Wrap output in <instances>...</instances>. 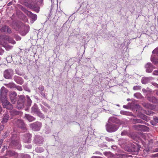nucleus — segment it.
Returning <instances> with one entry per match:
<instances>
[{
	"mask_svg": "<svg viewBox=\"0 0 158 158\" xmlns=\"http://www.w3.org/2000/svg\"><path fill=\"white\" fill-rule=\"evenodd\" d=\"M28 32V30H27V31H26V32L25 33H24L23 34L22 33V35H25Z\"/></svg>",
	"mask_w": 158,
	"mask_h": 158,
	"instance_id": "nucleus-53",
	"label": "nucleus"
},
{
	"mask_svg": "<svg viewBox=\"0 0 158 158\" xmlns=\"http://www.w3.org/2000/svg\"><path fill=\"white\" fill-rule=\"evenodd\" d=\"M130 100H131V99H130V98H128L127 99V101H130Z\"/></svg>",
	"mask_w": 158,
	"mask_h": 158,
	"instance_id": "nucleus-56",
	"label": "nucleus"
},
{
	"mask_svg": "<svg viewBox=\"0 0 158 158\" xmlns=\"http://www.w3.org/2000/svg\"><path fill=\"white\" fill-rule=\"evenodd\" d=\"M153 110V109H146L145 111V113L148 115H152L154 113L151 110Z\"/></svg>",
	"mask_w": 158,
	"mask_h": 158,
	"instance_id": "nucleus-21",
	"label": "nucleus"
},
{
	"mask_svg": "<svg viewBox=\"0 0 158 158\" xmlns=\"http://www.w3.org/2000/svg\"><path fill=\"white\" fill-rule=\"evenodd\" d=\"M31 135L29 133H27L24 135L23 140L24 143H30Z\"/></svg>",
	"mask_w": 158,
	"mask_h": 158,
	"instance_id": "nucleus-6",
	"label": "nucleus"
},
{
	"mask_svg": "<svg viewBox=\"0 0 158 158\" xmlns=\"http://www.w3.org/2000/svg\"><path fill=\"white\" fill-rule=\"evenodd\" d=\"M14 79L18 84L22 85L23 83V79L19 77L15 76L14 77Z\"/></svg>",
	"mask_w": 158,
	"mask_h": 158,
	"instance_id": "nucleus-13",
	"label": "nucleus"
},
{
	"mask_svg": "<svg viewBox=\"0 0 158 158\" xmlns=\"http://www.w3.org/2000/svg\"><path fill=\"white\" fill-rule=\"evenodd\" d=\"M21 157L22 158H31L30 156L27 154H22Z\"/></svg>",
	"mask_w": 158,
	"mask_h": 158,
	"instance_id": "nucleus-27",
	"label": "nucleus"
},
{
	"mask_svg": "<svg viewBox=\"0 0 158 158\" xmlns=\"http://www.w3.org/2000/svg\"><path fill=\"white\" fill-rule=\"evenodd\" d=\"M141 89V86H134L133 87V89L134 90H139V89Z\"/></svg>",
	"mask_w": 158,
	"mask_h": 158,
	"instance_id": "nucleus-30",
	"label": "nucleus"
},
{
	"mask_svg": "<svg viewBox=\"0 0 158 158\" xmlns=\"http://www.w3.org/2000/svg\"><path fill=\"white\" fill-rule=\"evenodd\" d=\"M6 155L9 157L14 156L15 157H17L18 155L17 153L12 151H7L6 152Z\"/></svg>",
	"mask_w": 158,
	"mask_h": 158,
	"instance_id": "nucleus-12",
	"label": "nucleus"
},
{
	"mask_svg": "<svg viewBox=\"0 0 158 158\" xmlns=\"http://www.w3.org/2000/svg\"><path fill=\"white\" fill-rule=\"evenodd\" d=\"M154 120L156 123H158V117H155L153 118Z\"/></svg>",
	"mask_w": 158,
	"mask_h": 158,
	"instance_id": "nucleus-40",
	"label": "nucleus"
},
{
	"mask_svg": "<svg viewBox=\"0 0 158 158\" xmlns=\"http://www.w3.org/2000/svg\"><path fill=\"white\" fill-rule=\"evenodd\" d=\"M34 142L37 144L39 143V141L38 140V138H37V137H35L34 139Z\"/></svg>",
	"mask_w": 158,
	"mask_h": 158,
	"instance_id": "nucleus-38",
	"label": "nucleus"
},
{
	"mask_svg": "<svg viewBox=\"0 0 158 158\" xmlns=\"http://www.w3.org/2000/svg\"><path fill=\"white\" fill-rule=\"evenodd\" d=\"M156 150H157V149H156ZM156 152H158V150H156Z\"/></svg>",
	"mask_w": 158,
	"mask_h": 158,
	"instance_id": "nucleus-61",
	"label": "nucleus"
},
{
	"mask_svg": "<svg viewBox=\"0 0 158 158\" xmlns=\"http://www.w3.org/2000/svg\"><path fill=\"white\" fill-rule=\"evenodd\" d=\"M40 123L39 122H36L30 124L31 127L34 131H39Z\"/></svg>",
	"mask_w": 158,
	"mask_h": 158,
	"instance_id": "nucleus-11",
	"label": "nucleus"
},
{
	"mask_svg": "<svg viewBox=\"0 0 158 158\" xmlns=\"http://www.w3.org/2000/svg\"><path fill=\"white\" fill-rule=\"evenodd\" d=\"M10 5V3H8V5Z\"/></svg>",
	"mask_w": 158,
	"mask_h": 158,
	"instance_id": "nucleus-59",
	"label": "nucleus"
},
{
	"mask_svg": "<svg viewBox=\"0 0 158 158\" xmlns=\"http://www.w3.org/2000/svg\"><path fill=\"white\" fill-rule=\"evenodd\" d=\"M27 104L28 106H30L31 105L32 101L31 100L30 97L28 96H27Z\"/></svg>",
	"mask_w": 158,
	"mask_h": 158,
	"instance_id": "nucleus-25",
	"label": "nucleus"
},
{
	"mask_svg": "<svg viewBox=\"0 0 158 158\" xmlns=\"http://www.w3.org/2000/svg\"><path fill=\"white\" fill-rule=\"evenodd\" d=\"M13 143L15 146L18 145L19 146H20V144H19V141H16L15 140H13L12 141Z\"/></svg>",
	"mask_w": 158,
	"mask_h": 158,
	"instance_id": "nucleus-26",
	"label": "nucleus"
},
{
	"mask_svg": "<svg viewBox=\"0 0 158 158\" xmlns=\"http://www.w3.org/2000/svg\"><path fill=\"white\" fill-rule=\"evenodd\" d=\"M16 96L17 94L15 92H11L9 94L10 99L13 104H15V102Z\"/></svg>",
	"mask_w": 158,
	"mask_h": 158,
	"instance_id": "nucleus-8",
	"label": "nucleus"
},
{
	"mask_svg": "<svg viewBox=\"0 0 158 158\" xmlns=\"http://www.w3.org/2000/svg\"><path fill=\"white\" fill-rule=\"evenodd\" d=\"M151 60L152 61H153L154 63L155 64H157L158 63V60L157 61H153L152 58H151Z\"/></svg>",
	"mask_w": 158,
	"mask_h": 158,
	"instance_id": "nucleus-44",
	"label": "nucleus"
},
{
	"mask_svg": "<svg viewBox=\"0 0 158 158\" xmlns=\"http://www.w3.org/2000/svg\"><path fill=\"white\" fill-rule=\"evenodd\" d=\"M12 110L10 111L11 114L12 115H19L20 113V112L17 111L15 109H11Z\"/></svg>",
	"mask_w": 158,
	"mask_h": 158,
	"instance_id": "nucleus-18",
	"label": "nucleus"
},
{
	"mask_svg": "<svg viewBox=\"0 0 158 158\" xmlns=\"http://www.w3.org/2000/svg\"><path fill=\"white\" fill-rule=\"evenodd\" d=\"M5 85L7 86L8 87H9L10 88H12V87H14V86H15V85L13 84H5Z\"/></svg>",
	"mask_w": 158,
	"mask_h": 158,
	"instance_id": "nucleus-28",
	"label": "nucleus"
},
{
	"mask_svg": "<svg viewBox=\"0 0 158 158\" xmlns=\"http://www.w3.org/2000/svg\"><path fill=\"white\" fill-rule=\"evenodd\" d=\"M136 129L142 130L143 131H145L148 130V128L144 125H135L134 126Z\"/></svg>",
	"mask_w": 158,
	"mask_h": 158,
	"instance_id": "nucleus-10",
	"label": "nucleus"
},
{
	"mask_svg": "<svg viewBox=\"0 0 158 158\" xmlns=\"http://www.w3.org/2000/svg\"><path fill=\"white\" fill-rule=\"evenodd\" d=\"M9 42L10 43L12 44H15L16 43V42H15V41L12 39H10L9 40Z\"/></svg>",
	"mask_w": 158,
	"mask_h": 158,
	"instance_id": "nucleus-35",
	"label": "nucleus"
},
{
	"mask_svg": "<svg viewBox=\"0 0 158 158\" xmlns=\"http://www.w3.org/2000/svg\"><path fill=\"white\" fill-rule=\"evenodd\" d=\"M33 110H32V111L34 112L35 113L36 112V111L38 109H33Z\"/></svg>",
	"mask_w": 158,
	"mask_h": 158,
	"instance_id": "nucleus-54",
	"label": "nucleus"
},
{
	"mask_svg": "<svg viewBox=\"0 0 158 158\" xmlns=\"http://www.w3.org/2000/svg\"><path fill=\"white\" fill-rule=\"evenodd\" d=\"M134 96L138 99H140L143 97L141 94L139 93H136L134 94Z\"/></svg>",
	"mask_w": 158,
	"mask_h": 158,
	"instance_id": "nucleus-22",
	"label": "nucleus"
},
{
	"mask_svg": "<svg viewBox=\"0 0 158 158\" xmlns=\"http://www.w3.org/2000/svg\"><path fill=\"white\" fill-rule=\"evenodd\" d=\"M117 106H119V105L118 104L117 105Z\"/></svg>",
	"mask_w": 158,
	"mask_h": 158,
	"instance_id": "nucleus-58",
	"label": "nucleus"
},
{
	"mask_svg": "<svg viewBox=\"0 0 158 158\" xmlns=\"http://www.w3.org/2000/svg\"><path fill=\"white\" fill-rule=\"evenodd\" d=\"M9 116L7 114H6L4 116L2 121V123H6L9 118Z\"/></svg>",
	"mask_w": 158,
	"mask_h": 158,
	"instance_id": "nucleus-17",
	"label": "nucleus"
},
{
	"mask_svg": "<svg viewBox=\"0 0 158 158\" xmlns=\"http://www.w3.org/2000/svg\"><path fill=\"white\" fill-rule=\"evenodd\" d=\"M123 107L124 108H127V106L126 105H123Z\"/></svg>",
	"mask_w": 158,
	"mask_h": 158,
	"instance_id": "nucleus-55",
	"label": "nucleus"
},
{
	"mask_svg": "<svg viewBox=\"0 0 158 158\" xmlns=\"http://www.w3.org/2000/svg\"><path fill=\"white\" fill-rule=\"evenodd\" d=\"M120 113L124 115H128L129 114L128 112L124 111H121Z\"/></svg>",
	"mask_w": 158,
	"mask_h": 158,
	"instance_id": "nucleus-34",
	"label": "nucleus"
},
{
	"mask_svg": "<svg viewBox=\"0 0 158 158\" xmlns=\"http://www.w3.org/2000/svg\"><path fill=\"white\" fill-rule=\"evenodd\" d=\"M156 94H157V95L158 96V91H157L156 92Z\"/></svg>",
	"mask_w": 158,
	"mask_h": 158,
	"instance_id": "nucleus-57",
	"label": "nucleus"
},
{
	"mask_svg": "<svg viewBox=\"0 0 158 158\" xmlns=\"http://www.w3.org/2000/svg\"><path fill=\"white\" fill-rule=\"evenodd\" d=\"M146 68V72L147 73H151L155 67L150 63H148L145 66Z\"/></svg>",
	"mask_w": 158,
	"mask_h": 158,
	"instance_id": "nucleus-7",
	"label": "nucleus"
},
{
	"mask_svg": "<svg viewBox=\"0 0 158 158\" xmlns=\"http://www.w3.org/2000/svg\"><path fill=\"white\" fill-rule=\"evenodd\" d=\"M147 99L150 102L156 103L158 102V100L154 97L150 96L147 97Z\"/></svg>",
	"mask_w": 158,
	"mask_h": 158,
	"instance_id": "nucleus-15",
	"label": "nucleus"
},
{
	"mask_svg": "<svg viewBox=\"0 0 158 158\" xmlns=\"http://www.w3.org/2000/svg\"><path fill=\"white\" fill-rule=\"evenodd\" d=\"M44 90V87L43 86H41V87H40V90Z\"/></svg>",
	"mask_w": 158,
	"mask_h": 158,
	"instance_id": "nucleus-52",
	"label": "nucleus"
},
{
	"mask_svg": "<svg viewBox=\"0 0 158 158\" xmlns=\"http://www.w3.org/2000/svg\"><path fill=\"white\" fill-rule=\"evenodd\" d=\"M13 74V71L12 70L7 69L4 71V76L5 78L9 79L11 78Z\"/></svg>",
	"mask_w": 158,
	"mask_h": 158,
	"instance_id": "nucleus-4",
	"label": "nucleus"
},
{
	"mask_svg": "<svg viewBox=\"0 0 158 158\" xmlns=\"http://www.w3.org/2000/svg\"><path fill=\"white\" fill-rule=\"evenodd\" d=\"M15 125L17 126L18 127L23 128L25 129V126L24 122L21 119L16 120Z\"/></svg>",
	"mask_w": 158,
	"mask_h": 158,
	"instance_id": "nucleus-5",
	"label": "nucleus"
},
{
	"mask_svg": "<svg viewBox=\"0 0 158 158\" xmlns=\"http://www.w3.org/2000/svg\"><path fill=\"white\" fill-rule=\"evenodd\" d=\"M91 158H102L100 157L96 156H93L91 157Z\"/></svg>",
	"mask_w": 158,
	"mask_h": 158,
	"instance_id": "nucleus-48",
	"label": "nucleus"
},
{
	"mask_svg": "<svg viewBox=\"0 0 158 158\" xmlns=\"http://www.w3.org/2000/svg\"><path fill=\"white\" fill-rule=\"evenodd\" d=\"M7 89L4 87H2L0 90V101L2 103L3 108L11 109L12 105L7 100Z\"/></svg>",
	"mask_w": 158,
	"mask_h": 158,
	"instance_id": "nucleus-2",
	"label": "nucleus"
},
{
	"mask_svg": "<svg viewBox=\"0 0 158 158\" xmlns=\"http://www.w3.org/2000/svg\"><path fill=\"white\" fill-rule=\"evenodd\" d=\"M44 5V0H40V7H43Z\"/></svg>",
	"mask_w": 158,
	"mask_h": 158,
	"instance_id": "nucleus-36",
	"label": "nucleus"
},
{
	"mask_svg": "<svg viewBox=\"0 0 158 158\" xmlns=\"http://www.w3.org/2000/svg\"><path fill=\"white\" fill-rule=\"evenodd\" d=\"M4 126L3 125H2L0 126V129L1 131L4 128Z\"/></svg>",
	"mask_w": 158,
	"mask_h": 158,
	"instance_id": "nucleus-45",
	"label": "nucleus"
},
{
	"mask_svg": "<svg viewBox=\"0 0 158 158\" xmlns=\"http://www.w3.org/2000/svg\"><path fill=\"white\" fill-rule=\"evenodd\" d=\"M105 139L108 142H111L114 141V140L113 139L108 137H105Z\"/></svg>",
	"mask_w": 158,
	"mask_h": 158,
	"instance_id": "nucleus-32",
	"label": "nucleus"
},
{
	"mask_svg": "<svg viewBox=\"0 0 158 158\" xmlns=\"http://www.w3.org/2000/svg\"><path fill=\"white\" fill-rule=\"evenodd\" d=\"M24 96L23 95H21L19 96L17 102V107L18 109H21L23 107L24 102Z\"/></svg>",
	"mask_w": 158,
	"mask_h": 158,
	"instance_id": "nucleus-3",
	"label": "nucleus"
},
{
	"mask_svg": "<svg viewBox=\"0 0 158 158\" xmlns=\"http://www.w3.org/2000/svg\"><path fill=\"white\" fill-rule=\"evenodd\" d=\"M104 154L106 156H108L109 155H112V154L110 152H104Z\"/></svg>",
	"mask_w": 158,
	"mask_h": 158,
	"instance_id": "nucleus-33",
	"label": "nucleus"
},
{
	"mask_svg": "<svg viewBox=\"0 0 158 158\" xmlns=\"http://www.w3.org/2000/svg\"><path fill=\"white\" fill-rule=\"evenodd\" d=\"M144 90H145V89H142V90H143V91H144Z\"/></svg>",
	"mask_w": 158,
	"mask_h": 158,
	"instance_id": "nucleus-60",
	"label": "nucleus"
},
{
	"mask_svg": "<svg viewBox=\"0 0 158 158\" xmlns=\"http://www.w3.org/2000/svg\"><path fill=\"white\" fill-rule=\"evenodd\" d=\"M95 153L96 154H99V155H102V153H101L99 152H98V151L96 152H95Z\"/></svg>",
	"mask_w": 158,
	"mask_h": 158,
	"instance_id": "nucleus-47",
	"label": "nucleus"
},
{
	"mask_svg": "<svg viewBox=\"0 0 158 158\" xmlns=\"http://www.w3.org/2000/svg\"><path fill=\"white\" fill-rule=\"evenodd\" d=\"M149 81V78L147 77H144L141 80V82L143 84L147 83Z\"/></svg>",
	"mask_w": 158,
	"mask_h": 158,
	"instance_id": "nucleus-19",
	"label": "nucleus"
},
{
	"mask_svg": "<svg viewBox=\"0 0 158 158\" xmlns=\"http://www.w3.org/2000/svg\"><path fill=\"white\" fill-rule=\"evenodd\" d=\"M127 134V132L126 131H124L121 133V135L122 136L125 135Z\"/></svg>",
	"mask_w": 158,
	"mask_h": 158,
	"instance_id": "nucleus-39",
	"label": "nucleus"
},
{
	"mask_svg": "<svg viewBox=\"0 0 158 158\" xmlns=\"http://www.w3.org/2000/svg\"><path fill=\"white\" fill-rule=\"evenodd\" d=\"M25 147L27 148L30 149L31 148V145L27 144L25 145Z\"/></svg>",
	"mask_w": 158,
	"mask_h": 158,
	"instance_id": "nucleus-37",
	"label": "nucleus"
},
{
	"mask_svg": "<svg viewBox=\"0 0 158 158\" xmlns=\"http://www.w3.org/2000/svg\"><path fill=\"white\" fill-rule=\"evenodd\" d=\"M26 110H27L28 109H26Z\"/></svg>",
	"mask_w": 158,
	"mask_h": 158,
	"instance_id": "nucleus-63",
	"label": "nucleus"
},
{
	"mask_svg": "<svg viewBox=\"0 0 158 158\" xmlns=\"http://www.w3.org/2000/svg\"><path fill=\"white\" fill-rule=\"evenodd\" d=\"M3 140L2 139L0 140V148L1 147V146L2 145V143H3Z\"/></svg>",
	"mask_w": 158,
	"mask_h": 158,
	"instance_id": "nucleus-46",
	"label": "nucleus"
},
{
	"mask_svg": "<svg viewBox=\"0 0 158 158\" xmlns=\"http://www.w3.org/2000/svg\"><path fill=\"white\" fill-rule=\"evenodd\" d=\"M24 11L27 15L31 18L33 21L37 19V16L33 14L31 12L28 11L26 10H25Z\"/></svg>",
	"mask_w": 158,
	"mask_h": 158,
	"instance_id": "nucleus-9",
	"label": "nucleus"
},
{
	"mask_svg": "<svg viewBox=\"0 0 158 158\" xmlns=\"http://www.w3.org/2000/svg\"><path fill=\"white\" fill-rule=\"evenodd\" d=\"M133 106L136 109H139L140 107V105L137 104H134Z\"/></svg>",
	"mask_w": 158,
	"mask_h": 158,
	"instance_id": "nucleus-31",
	"label": "nucleus"
},
{
	"mask_svg": "<svg viewBox=\"0 0 158 158\" xmlns=\"http://www.w3.org/2000/svg\"><path fill=\"white\" fill-rule=\"evenodd\" d=\"M44 115L42 114V113H40V118H44Z\"/></svg>",
	"mask_w": 158,
	"mask_h": 158,
	"instance_id": "nucleus-51",
	"label": "nucleus"
},
{
	"mask_svg": "<svg viewBox=\"0 0 158 158\" xmlns=\"http://www.w3.org/2000/svg\"><path fill=\"white\" fill-rule=\"evenodd\" d=\"M153 74L155 75H158V71L155 70L153 73Z\"/></svg>",
	"mask_w": 158,
	"mask_h": 158,
	"instance_id": "nucleus-41",
	"label": "nucleus"
},
{
	"mask_svg": "<svg viewBox=\"0 0 158 158\" xmlns=\"http://www.w3.org/2000/svg\"><path fill=\"white\" fill-rule=\"evenodd\" d=\"M108 122L109 123L106 125V127L107 131L109 132H114L116 131L119 127L118 125L111 123V122L116 123L118 125L123 124L124 123L123 121L120 120L114 117L110 118L108 120Z\"/></svg>",
	"mask_w": 158,
	"mask_h": 158,
	"instance_id": "nucleus-1",
	"label": "nucleus"
},
{
	"mask_svg": "<svg viewBox=\"0 0 158 158\" xmlns=\"http://www.w3.org/2000/svg\"><path fill=\"white\" fill-rule=\"evenodd\" d=\"M15 39L17 40H21V38L19 36H16L15 37Z\"/></svg>",
	"mask_w": 158,
	"mask_h": 158,
	"instance_id": "nucleus-42",
	"label": "nucleus"
},
{
	"mask_svg": "<svg viewBox=\"0 0 158 158\" xmlns=\"http://www.w3.org/2000/svg\"><path fill=\"white\" fill-rule=\"evenodd\" d=\"M15 87L19 91H21L23 90V89L22 87L19 86H16L15 85Z\"/></svg>",
	"mask_w": 158,
	"mask_h": 158,
	"instance_id": "nucleus-29",
	"label": "nucleus"
},
{
	"mask_svg": "<svg viewBox=\"0 0 158 158\" xmlns=\"http://www.w3.org/2000/svg\"><path fill=\"white\" fill-rule=\"evenodd\" d=\"M1 30L2 32H7L9 33H10L11 32L10 29L8 26H6L2 27L1 29Z\"/></svg>",
	"mask_w": 158,
	"mask_h": 158,
	"instance_id": "nucleus-14",
	"label": "nucleus"
},
{
	"mask_svg": "<svg viewBox=\"0 0 158 158\" xmlns=\"http://www.w3.org/2000/svg\"><path fill=\"white\" fill-rule=\"evenodd\" d=\"M157 80H158V79H157Z\"/></svg>",
	"mask_w": 158,
	"mask_h": 158,
	"instance_id": "nucleus-64",
	"label": "nucleus"
},
{
	"mask_svg": "<svg viewBox=\"0 0 158 158\" xmlns=\"http://www.w3.org/2000/svg\"><path fill=\"white\" fill-rule=\"evenodd\" d=\"M132 122L134 123H142V121L140 119H132Z\"/></svg>",
	"mask_w": 158,
	"mask_h": 158,
	"instance_id": "nucleus-24",
	"label": "nucleus"
},
{
	"mask_svg": "<svg viewBox=\"0 0 158 158\" xmlns=\"http://www.w3.org/2000/svg\"><path fill=\"white\" fill-rule=\"evenodd\" d=\"M152 84L154 86H155L156 87L158 88V85L155 82H152Z\"/></svg>",
	"mask_w": 158,
	"mask_h": 158,
	"instance_id": "nucleus-43",
	"label": "nucleus"
},
{
	"mask_svg": "<svg viewBox=\"0 0 158 158\" xmlns=\"http://www.w3.org/2000/svg\"><path fill=\"white\" fill-rule=\"evenodd\" d=\"M16 73L18 75H21L22 73H19V72L17 71H16Z\"/></svg>",
	"mask_w": 158,
	"mask_h": 158,
	"instance_id": "nucleus-49",
	"label": "nucleus"
},
{
	"mask_svg": "<svg viewBox=\"0 0 158 158\" xmlns=\"http://www.w3.org/2000/svg\"><path fill=\"white\" fill-rule=\"evenodd\" d=\"M132 148H131L130 150L134 152H138L139 150V148L137 147H136L134 145H131Z\"/></svg>",
	"mask_w": 158,
	"mask_h": 158,
	"instance_id": "nucleus-20",
	"label": "nucleus"
},
{
	"mask_svg": "<svg viewBox=\"0 0 158 158\" xmlns=\"http://www.w3.org/2000/svg\"><path fill=\"white\" fill-rule=\"evenodd\" d=\"M25 117L29 122H30L34 120L35 119V118L34 117L31 115H30L29 114H26L25 115Z\"/></svg>",
	"mask_w": 158,
	"mask_h": 158,
	"instance_id": "nucleus-16",
	"label": "nucleus"
},
{
	"mask_svg": "<svg viewBox=\"0 0 158 158\" xmlns=\"http://www.w3.org/2000/svg\"><path fill=\"white\" fill-rule=\"evenodd\" d=\"M143 105L145 107L147 108V109H152V105L150 104L146 103H144Z\"/></svg>",
	"mask_w": 158,
	"mask_h": 158,
	"instance_id": "nucleus-23",
	"label": "nucleus"
},
{
	"mask_svg": "<svg viewBox=\"0 0 158 158\" xmlns=\"http://www.w3.org/2000/svg\"><path fill=\"white\" fill-rule=\"evenodd\" d=\"M41 95L44 97V98H45V94L44 93H43V92L41 93Z\"/></svg>",
	"mask_w": 158,
	"mask_h": 158,
	"instance_id": "nucleus-50",
	"label": "nucleus"
},
{
	"mask_svg": "<svg viewBox=\"0 0 158 158\" xmlns=\"http://www.w3.org/2000/svg\"><path fill=\"white\" fill-rule=\"evenodd\" d=\"M2 150H4V148H2Z\"/></svg>",
	"mask_w": 158,
	"mask_h": 158,
	"instance_id": "nucleus-62",
	"label": "nucleus"
}]
</instances>
